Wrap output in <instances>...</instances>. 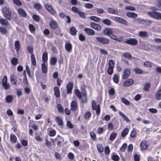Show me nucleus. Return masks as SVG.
I'll return each instance as SVG.
<instances>
[{
	"label": "nucleus",
	"mask_w": 161,
	"mask_h": 161,
	"mask_svg": "<svg viewBox=\"0 0 161 161\" xmlns=\"http://www.w3.org/2000/svg\"><path fill=\"white\" fill-rule=\"evenodd\" d=\"M2 12L4 17L7 20H10L11 19V12L8 7H4L2 8Z\"/></svg>",
	"instance_id": "f257e3e1"
},
{
	"label": "nucleus",
	"mask_w": 161,
	"mask_h": 161,
	"mask_svg": "<svg viewBox=\"0 0 161 161\" xmlns=\"http://www.w3.org/2000/svg\"><path fill=\"white\" fill-rule=\"evenodd\" d=\"M94 38L95 39V40L96 42L103 44H107L109 43L108 40L103 37H95Z\"/></svg>",
	"instance_id": "f03ea898"
},
{
	"label": "nucleus",
	"mask_w": 161,
	"mask_h": 161,
	"mask_svg": "<svg viewBox=\"0 0 161 161\" xmlns=\"http://www.w3.org/2000/svg\"><path fill=\"white\" fill-rule=\"evenodd\" d=\"M92 107L93 110L96 111L97 114L99 115L100 112V105H98L97 106L96 102L94 100H92Z\"/></svg>",
	"instance_id": "7ed1b4c3"
},
{
	"label": "nucleus",
	"mask_w": 161,
	"mask_h": 161,
	"mask_svg": "<svg viewBox=\"0 0 161 161\" xmlns=\"http://www.w3.org/2000/svg\"><path fill=\"white\" fill-rule=\"evenodd\" d=\"M148 14L151 17L157 19H161V13L156 12H148Z\"/></svg>",
	"instance_id": "20e7f679"
},
{
	"label": "nucleus",
	"mask_w": 161,
	"mask_h": 161,
	"mask_svg": "<svg viewBox=\"0 0 161 161\" xmlns=\"http://www.w3.org/2000/svg\"><path fill=\"white\" fill-rule=\"evenodd\" d=\"M124 42L131 45H135L137 44V41L135 38H130Z\"/></svg>",
	"instance_id": "39448f33"
},
{
	"label": "nucleus",
	"mask_w": 161,
	"mask_h": 161,
	"mask_svg": "<svg viewBox=\"0 0 161 161\" xmlns=\"http://www.w3.org/2000/svg\"><path fill=\"white\" fill-rule=\"evenodd\" d=\"M45 7L46 8L51 14H55V11L51 6L49 5L48 4H46L45 5Z\"/></svg>",
	"instance_id": "423d86ee"
},
{
	"label": "nucleus",
	"mask_w": 161,
	"mask_h": 161,
	"mask_svg": "<svg viewBox=\"0 0 161 161\" xmlns=\"http://www.w3.org/2000/svg\"><path fill=\"white\" fill-rule=\"evenodd\" d=\"M134 81L132 79H129L124 82L123 86H129L133 84Z\"/></svg>",
	"instance_id": "0eeeda50"
},
{
	"label": "nucleus",
	"mask_w": 161,
	"mask_h": 161,
	"mask_svg": "<svg viewBox=\"0 0 161 161\" xmlns=\"http://www.w3.org/2000/svg\"><path fill=\"white\" fill-rule=\"evenodd\" d=\"M91 26L92 28L97 31H100L101 29V27L99 25L94 22L91 23Z\"/></svg>",
	"instance_id": "6e6552de"
},
{
	"label": "nucleus",
	"mask_w": 161,
	"mask_h": 161,
	"mask_svg": "<svg viewBox=\"0 0 161 161\" xmlns=\"http://www.w3.org/2000/svg\"><path fill=\"white\" fill-rule=\"evenodd\" d=\"M84 31L88 35H94L95 34V31L90 28H86L84 29Z\"/></svg>",
	"instance_id": "1a4fd4ad"
},
{
	"label": "nucleus",
	"mask_w": 161,
	"mask_h": 161,
	"mask_svg": "<svg viewBox=\"0 0 161 161\" xmlns=\"http://www.w3.org/2000/svg\"><path fill=\"white\" fill-rule=\"evenodd\" d=\"M17 77L14 74L11 75L10 77L11 82L13 84L16 85L17 82Z\"/></svg>",
	"instance_id": "9d476101"
},
{
	"label": "nucleus",
	"mask_w": 161,
	"mask_h": 161,
	"mask_svg": "<svg viewBox=\"0 0 161 161\" xmlns=\"http://www.w3.org/2000/svg\"><path fill=\"white\" fill-rule=\"evenodd\" d=\"M130 74V69H125L124 71L123 78L124 79H126L129 76Z\"/></svg>",
	"instance_id": "9b49d317"
},
{
	"label": "nucleus",
	"mask_w": 161,
	"mask_h": 161,
	"mask_svg": "<svg viewBox=\"0 0 161 161\" xmlns=\"http://www.w3.org/2000/svg\"><path fill=\"white\" fill-rule=\"evenodd\" d=\"M73 84L69 82L66 86L67 92L68 94L71 93L73 89Z\"/></svg>",
	"instance_id": "f8f14e48"
},
{
	"label": "nucleus",
	"mask_w": 161,
	"mask_h": 161,
	"mask_svg": "<svg viewBox=\"0 0 161 161\" xmlns=\"http://www.w3.org/2000/svg\"><path fill=\"white\" fill-rule=\"evenodd\" d=\"M115 20L116 21L118 22L123 24L126 25V24L127 23V22L125 19L120 17H115Z\"/></svg>",
	"instance_id": "ddd939ff"
},
{
	"label": "nucleus",
	"mask_w": 161,
	"mask_h": 161,
	"mask_svg": "<svg viewBox=\"0 0 161 161\" xmlns=\"http://www.w3.org/2000/svg\"><path fill=\"white\" fill-rule=\"evenodd\" d=\"M148 146L146 142L145 141H142L140 144L141 149L142 150H144L147 148Z\"/></svg>",
	"instance_id": "4468645a"
},
{
	"label": "nucleus",
	"mask_w": 161,
	"mask_h": 161,
	"mask_svg": "<svg viewBox=\"0 0 161 161\" xmlns=\"http://www.w3.org/2000/svg\"><path fill=\"white\" fill-rule=\"evenodd\" d=\"M126 15L130 18H136L137 16V14L134 12H128L126 14Z\"/></svg>",
	"instance_id": "2eb2a0df"
},
{
	"label": "nucleus",
	"mask_w": 161,
	"mask_h": 161,
	"mask_svg": "<svg viewBox=\"0 0 161 161\" xmlns=\"http://www.w3.org/2000/svg\"><path fill=\"white\" fill-rule=\"evenodd\" d=\"M49 26L53 29L54 30L57 28V24L55 21L52 20L50 22Z\"/></svg>",
	"instance_id": "dca6fc26"
},
{
	"label": "nucleus",
	"mask_w": 161,
	"mask_h": 161,
	"mask_svg": "<svg viewBox=\"0 0 161 161\" xmlns=\"http://www.w3.org/2000/svg\"><path fill=\"white\" fill-rule=\"evenodd\" d=\"M108 11L109 13L114 14H117L118 13V10L117 9H114L111 8H108Z\"/></svg>",
	"instance_id": "f3484780"
},
{
	"label": "nucleus",
	"mask_w": 161,
	"mask_h": 161,
	"mask_svg": "<svg viewBox=\"0 0 161 161\" xmlns=\"http://www.w3.org/2000/svg\"><path fill=\"white\" fill-rule=\"evenodd\" d=\"M103 33L104 35H109L113 33L112 30L110 28L105 29L103 31Z\"/></svg>",
	"instance_id": "a211bd4d"
},
{
	"label": "nucleus",
	"mask_w": 161,
	"mask_h": 161,
	"mask_svg": "<svg viewBox=\"0 0 161 161\" xmlns=\"http://www.w3.org/2000/svg\"><path fill=\"white\" fill-rule=\"evenodd\" d=\"M139 36L141 37H146L148 36V33L145 31H140L138 33Z\"/></svg>",
	"instance_id": "6ab92c4d"
},
{
	"label": "nucleus",
	"mask_w": 161,
	"mask_h": 161,
	"mask_svg": "<svg viewBox=\"0 0 161 161\" xmlns=\"http://www.w3.org/2000/svg\"><path fill=\"white\" fill-rule=\"evenodd\" d=\"M18 12L19 15L23 17H26L27 14L25 11L22 8H19L18 10Z\"/></svg>",
	"instance_id": "aec40b11"
},
{
	"label": "nucleus",
	"mask_w": 161,
	"mask_h": 161,
	"mask_svg": "<svg viewBox=\"0 0 161 161\" xmlns=\"http://www.w3.org/2000/svg\"><path fill=\"white\" fill-rule=\"evenodd\" d=\"M54 95L56 97H59L60 96V93L59 88L57 87H55L54 89Z\"/></svg>",
	"instance_id": "412c9836"
},
{
	"label": "nucleus",
	"mask_w": 161,
	"mask_h": 161,
	"mask_svg": "<svg viewBox=\"0 0 161 161\" xmlns=\"http://www.w3.org/2000/svg\"><path fill=\"white\" fill-rule=\"evenodd\" d=\"M55 119L59 125L62 126L63 125L62 120L60 117L58 116L56 117L55 118Z\"/></svg>",
	"instance_id": "4be33fe9"
},
{
	"label": "nucleus",
	"mask_w": 161,
	"mask_h": 161,
	"mask_svg": "<svg viewBox=\"0 0 161 161\" xmlns=\"http://www.w3.org/2000/svg\"><path fill=\"white\" fill-rule=\"evenodd\" d=\"M65 49L68 52H70L71 51L72 46L70 43H66L65 45Z\"/></svg>",
	"instance_id": "5701e85b"
},
{
	"label": "nucleus",
	"mask_w": 161,
	"mask_h": 161,
	"mask_svg": "<svg viewBox=\"0 0 161 161\" xmlns=\"http://www.w3.org/2000/svg\"><path fill=\"white\" fill-rule=\"evenodd\" d=\"M13 97L11 95H8L5 98L6 102L8 103H11L13 101Z\"/></svg>",
	"instance_id": "b1692460"
},
{
	"label": "nucleus",
	"mask_w": 161,
	"mask_h": 161,
	"mask_svg": "<svg viewBox=\"0 0 161 161\" xmlns=\"http://www.w3.org/2000/svg\"><path fill=\"white\" fill-rule=\"evenodd\" d=\"M0 23L1 25L5 26H7L9 25V23L7 20L3 18H1L0 19Z\"/></svg>",
	"instance_id": "393cba45"
},
{
	"label": "nucleus",
	"mask_w": 161,
	"mask_h": 161,
	"mask_svg": "<svg viewBox=\"0 0 161 161\" xmlns=\"http://www.w3.org/2000/svg\"><path fill=\"white\" fill-rule=\"evenodd\" d=\"M71 109L73 111H75L77 109L76 103L75 101H73L71 105Z\"/></svg>",
	"instance_id": "a878e982"
},
{
	"label": "nucleus",
	"mask_w": 161,
	"mask_h": 161,
	"mask_svg": "<svg viewBox=\"0 0 161 161\" xmlns=\"http://www.w3.org/2000/svg\"><path fill=\"white\" fill-rule=\"evenodd\" d=\"M119 114L127 122H129L130 121V120L128 119V118L122 112H121L120 111H119Z\"/></svg>",
	"instance_id": "bb28decb"
},
{
	"label": "nucleus",
	"mask_w": 161,
	"mask_h": 161,
	"mask_svg": "<svg viewBox=\"0 0 161 161\" xmlns=\"http://www.w3.org/2000/svg\"><path fill=\"white\" fill-rule=\"evenodd\" d=\"M119 114L127 122H129L130 121V120L128 119V118L122 112H121L120 111H119Z\"/></svg>",
	"instance_id": "cd10ccee"
},
{
	"label": "nucleus",
	"mask_w": 161,
	"mask_h": 161,
	"mask_svg": "<svg viewBox=\"0 0 161 161\" xmlns=\"http://www.w3.org/2000/svg\"><path fill=\"white\" fill-rule=\"evenodd\" d=\"M14 46L16 51L18 52L20 49V44L18 41H16L15 42Z\"/></svg>",
	"instance_id": "c85d7f7f"
},
{
	"label": "nucleus",
	"mask_w": 161,
	"mask_h": 161,
	"mask_svg": "<svg viewBox=\"0 0 161 161\" xmlns=\"http://www.w3.org/2000/svg\"><path fill=\"white\" fill-rule=\"evenodd\" d=\"M70 31L71 34L73 36H75L76 35L77 31L74 27H71L70 29Z\"/></svg>",
	"instance_id": "c756f323"
},
{
	"label": "nucleus",
	"mask_w": 161,
	"mask_h": 161,
	"mask_svg": "<svg viewBox=\"0 0 161 161\" xmlns=\"http://www.w3.org/2000/svg\"><path fill=\"white\" fill-rule=\"evenodd\" d=\"M42 59L43 63L46 62L47 60V52L43 53L42 56Z\"/></svg>",
	"instance_id": "7c9ffc66"
},
{
	"label": "nucleus",
	"mask_w": 161,
	"mask_h": 161,
	"mask_svg": "<svg viewBox=\"0 0 161 161\" xmlns=\"http://www.w3.org/2000/svg\"><path fill=\"white\" fill-rule=\"evenodd\" d=\"M155 97L158 100L161 99V89L159 90L156 94Z\"/></svg>",
	"instance_id": "2f4dec72"
},
{
	"label": "nucleus",
	"mask_w": 161,
	"mask_h": 161,
	"mask_svg": "<svg viewBox=\"0 0 161 161\" xmlns=\"http://www.w3.org/2000/svg\"><path fill=\"white\" fill-rule=\"evenodd\" d=\"M154 9L156 10H161V1H158L156 4V7H155Z\"/></svg>",
	"instance_id": "473e14b6"
},
{
	"label": "nucleus",
	"mask_w": 161,
	"mask_h": 161,
	"mask_svg": "<svg viewBox=\"0 0 161 161\" xmlns=\"http://www.w3.org/2000/svg\"><path fill=\"white\" fill-rule=\"evenodd\" d=\"M31 61L33 65H36V60L35 57V55L33 54H31Z\"/></svg>",
	"instance_id": "72a5a7b5"
},
{
	"label": "nucleus",
	"mask_w": 161,
	"mask_h": 161,
	"mask_svg": "<svg viewBox=\"0 0 161 161\" xmlns=\"http://www.w3.org/2000/svg\"><path fill=\"white\" fill-rule=\"evenodd\" d=\"M103 22L106 25H110L111 23V21L108 19H104L103 20Z\"/></svg>",
	"instance_id": "f704fd0d"
},
{
	"label": "nucleus",
	"mask_w": 161,
	"mask_h": 161,
	"mask_svg": "<svg viewBox=\"0 0 161 161\" xmlns=\"http://www.w3.org/2000/svg\"><path fill=\"white\" fill-rule=\"evenodd\" d=\"M42 70L43 73H46L47 70V68L44 63L42 64Z\"/></svg>",
	"instance_id": "c9c22d12"
},
{
	"label": "nucleus",
	"mask_w": 161,
	"mask_h": 161,
	"mask_svg": "<svg viewBox=\"0 0 161 161\" xmlns=\"http://www.w3.org/2000/svg\"><path fill=\"white\" fill-rule=\"evenodd\" d=\"M129 132V129L128 128H125L124 130L122 131L121 133V136L123 137L125 136Z\"/></svg>",
	"instance_id": "e433bc0d"
},
{
	"label": "nucleus",
	"mask_w": 161,
	"mask_h": 161,
	"mask_svg": "<svg viewBox=\"0 0 161 161\" xmlns=\"http://www.w3.org/2000/svg\"><path fill=\"white\" fill-rule=\"evenodd\" d=\"M90 19L91 20L96 22L100 21L101 20V19L99 18L93 16H91L90 17Z\"/></svg>",
	"instance_id": "4c0bfd02"
},
{
	"label": "nucleus",
	"mask_w": 161,
	"mask_h": 161,
	"mask_svg": "<svg viewBox=\"0 0 161 161\" xmlns=\"http://www.w3.org/2000/svg\"><path fill=\"white\" fill-rule=\"evenodd\" d=\"M97 150L99 153H102L103 151V148L101 144H98L97 145Z\"/></svg>",
	"instance_id": "58836bf2"
},
{
	"label": "nucleus",
	"mask_w": 161,
	"mask_h": 161,
	"mask_svg": "<svg viewBox=\"0 0 161 161\" xmlns=\"http://www.w3.org/2000/svg\"><path fill=\"white\" fill-rule=\"evenodd\" d=\"M10 140L14 143L16 142L17 138L16 136L14 134H12L10 136Z\"/></svg>",
	"instance_id": "ea45409f"
},
{
	"label": "nucleus",
	"mask_w": 161,
	"mask_h": 161,
	"mask_svg": "<svg viewBox=\"0 0 161 161\" xmlns=\"http://www.w3.org/2000/svg\"><path fill=\"white\" fill-rule=\"evenodd\" d=\"M152 22L147 19H142V23H144V25H149L151 24Z\"/></svg>",
	"instance_id": "a19ab883"
},
{
	"label": "nucleus",
	"mask_w": 161,
	"mask_h": 161,
	"mask_svg": "<svg viewBox=\"0 0 161 161\" xmlns=\"http://www.w3.org/2000/svg\"><path fill=\"white\" fill-rule=\"evenodd\" d=\"M114 81L116 83H117L119 81V77L117 74H115L113 77Z\"/></svg>",
	"instance_id": "79ce46f5"
},
{
	"label": "nucleus",
	"mask_w": 161,
	"mask_h": 161,
	"mask_svg": "<svg viewBox=\"0 0 161 161\" xmlns=\"http://www.w3.org/2000/svg\"><path fill=\"white\" fill-rule=\"evenodd\" d=\"M18 59L16 58H13L11 60V63L13 65H16L18 64Z\"/></svg>",
	"instance_id": "37998d69"
},
{
	"label": "nucleus",
	"mask_w": 161,
	"mask_h": 161,
	"mask_svg": "<svg viewBox=\"0 0 161 161\" xmlns=\"http://www.w3.org/2000/svg\"><path fill=\"white\" fill-rule=\"evenodd\" d=\"M134 70L136 74H140L142 73V70L137 67H136L134 68Z\"/></svg>",
	"instance_id": "c03bdc74"
},
{
	"label": "nucleus",
	"mask_w": 161,
	"mask_h": 161,
	"mask_svg": "<svg viewBox=\"0 0 161 161\" xmlns=\"http://www.w3.org/2000/svg\"><path fill=\"white\" fill-rule=\"evenodd\" d=\"M136 131L134 129H133V130H132V131L130 133V136L132 138H134L136 136Z\"/></svg>",
	"instance_id": "a18cd8bd"
},
{
	"label": "nucleus",
	"mask_w": 161,
	"mask_h": 161,
	"mask_svg": "<svg viewBox=\"0 0 161 161\" xmlns=\"http://www.w3.org/2000/svg\"><path fill=\"white\" fill-rule=\"evenodd\" d=\"M117 134L115 132L111 133L110 136V140L112 141L114 140L117 136Z\"/></svg>",
	"instance_id": "49530a36"
},
{
	"label": "nucleus",
	"mask_w": 161,
	"mask_h": 161,
	"mask_svg": "<svg viewBox=\"0 0 161 161\" xmlns=\"http://www.w3.org/2000/svg\"><path fill=\"white\" fill-rule=\"evenodd\" d=\"M57 61V59L55 57H53L51 58L50 60L51 64L53 65L56 64Z\"/></svg>",
	"instance_id": "de8ad7c7"
},
{
	"label": "nucleus",
	"mask_w": 161,
	"mask_h": 161,
	"mask_svg": "<svg viewBox=\"0 0 161 161\" xmlns=\"http://www.w3.org/2000/svg\"><path fill=\"white\" fill-rule=\"evenodd\" d=\"M125 9L126 10H131V11H135V8L131 6H128L125 7Z\"/></svg>",
	"instance_id": "09e8293b"
},
{
	"label": "nucleus",
	"mask_w": 161,
	"mask_h": 161,
	"mask_svg": "<svg viewBox=\"0 0 161 161\" xmlns=\"http://www.w3.org/2000/svg\"><path fill=\"white\" fill-rule=\"evenodd\" d=\"M114 62L113 60H109L108 63L109 67L114 68Z\"/></svg>",
	"instance_id": "8fccbe9b"
},
{
	"label": "nucleus",
	"mask_w": 161,
	"mask_h": 161,
	"mask_svg": "<svg viewBox=\"0 0 161 161\" xmlns=\"http://www.w3.org/2000/svg\"><path fill=\"white\" fill-rule=\"evenodd\" d=\"M34 7L37 10H39L41 9L42 7L41 5L38 3H35L34 5Z\"/></svg>",
	"instance_id": "3c124183"
},
{
	"label": "nucleus",
	"mask_w": 161,
	"mask_h": 161,
	"mask_svg": "<svg viewBox=\"0 0 161 161\" xmlns=\"http://www.w3.org/2000/svg\"><path fill=\"white\" fill-rule=\"evenodd\" d=\"M90 136L92 140H94L96 138V136L95 133L93 131L90 132Z\"/></svg>",
	"instance_id": "603ef678"
},
{
	"label": "nucleus",
	"mask_w": 161,
	"mask_h": 161,
	"mask_svg": "<svg viewBox=\"0 0 161 161\" xmlns=\"http://www.w3.org/2000/svg\"><path fill=\"white\" fill-rule=\"evenodd\" d=\"M57 108L58 111L59 112L62 113L64 112V109L61 104H58L57 105Z\"/></svg>",
	"instance_id": "864d4df0"
},
{
	"label": "nucleus",
	"mask_w": 161,
	"mask_h": 161,
	"mask_svg": "<svg viewBox=\"0 0 161 161\" xmlns=\"http://www.w3.org/2000/svg\"><path fill=\"white\" fill-rule=\"evenodd\" d=\"M133 21L135 22H137L142 24H144V23H142V19H141L139 18L135 19L133 20Z\"/></svg>",
	"instance_id": "5fc2aeb1"
},
{
	"label": "nucleus",
	"mask_w": 161,
	"mask_h": 161,
	"mask_svg": "<svg viewBox=\"0 0 161 161\" xmlns=\"http://www.w3.org/2000/svg\"><path fill=\"white\" fill-rule=\"evenodd\" d=\"M75 93L76 96L79 99H80L81 98V95L80 92L78 90H75Z\"/></svg>",
	"instance_id": "6e6d98bb"
},
{
	"label": "nucleus",
	"mask_w": 161,
	"mask_h": 161,
	"mask_svg": "<svg viewBox=\"0 0 161 161\" xmlns=\"http://www.w3.org/2000/svg\"><path fill=\"white\" fill-rule=\"evenodd\" d=\"M81 101L82 103H85L87 101V95L81 96Z\"/></svg>",
	"instance_id": "4d7b16f0"
},
{
	"label": "nucleus",
	"mask_w": 161,
	"mask_h": 161,
	"mask_svg": "<svg viewBox=\"0 0 161 161\" xmlns=\"http://www.w3.org/2000/svg\"><path fill=\"white\" fill-rule=\"evenodd\" d=\"M13 2L18 6H21L22 4V3L19 0H13Z\"/></svg>",
	"instance_id": "13d9d810"
},
{
	"label": "nucleus",
	"mask_w": 161,
	"mask_h": 161,
	"mask_svg": "<svg viewBox=\"0 0 161 161\" xmlns=\"http://www.w3.org/2000/svg\"><path fill=\"white\" fill-rule=\"evenodd\" d=\"M122 102L126 105H129L130 104L129 102L125 98H122L121 99Z\"/></svg>",
	"instance_id": "bf43d9fd"
},
{
	"label": "nucleus",
	"mask_w": 161,
	"mask_h": 161,
	"mask_svg": "<svg viewBox=\"0 0 161 161\" xmlns=\"http://www.w3.org/2000/svg\"><path fill=\"white\" fill-rule=\"evenodd\" d=\"M85 7L87 8L91 9L93 7V5L92 4L87 3L85 4Z\"/></svg>",
	"instance_id": "052dcab7"
},
{
	"label": "nucleus",
	"mask_w": 161,
	"mask_h": 161,
	"mask_svg": "<svg viewBox=\"0 0 161 161\" xmlns=\"http://www.w3.org/2000/svg\"><path fill=\"white\" fill-rule=\"evenodd\" d=\"M150 84L149 83H147L145 84L144 86V90L145 91H147L150 88Z\"/></svg>",
	"instance_id": "680f3d73"
},
{
	"label": "nucleus",
	"mask_w": 161,
	"mask_h": 161,
	"mask_svg": "<svg viewBox=\"0 0 161 161\" xmlns=\"http://www.w3.org/2000/svg\"><path fill=\"white\" fill-rule=\"evenodd\" d=\"M32 18L35 21L38 22L39 21L40 17H39L36 14H34L32 16Z\"/></svg>",
	"instance_id": "e2e57ef3"
},
{
	"label": "nucleus",
	"mask_w": 161,
	"mask_h": 161,
	"mask_svg": "<svg viewBox=\"0 0 161 161\" xmlns=\"http://www.w3.org/2000/svg\"><path fill=\"white\" fill-rule=\"evenodd\" d=\"M124 56L127 58L128 59L131 58L132 57V56L130 54L128 53H125L123 54Z\"/></svg>",
	"instance_id": "0e129e2a"
},
{
	"label": "nucleus",
	"mask_w": 161,
	"mask_h": 161,
	"mask_svg": "<svg viewBox=\"0 0 161 161\" xmlns=\"http://www.w3.org/2000/svg\"><path fill=\"white\" fill-rule=\"evenodd\" d=\"M127 146V144L124 143L120 148V150L122 152H124Z\"/></svg>",
	"instance_id": "69168bd1"
},
{
	"label": "nucleus",
	"mask_w": 161,
	"mask_h": 161,
	"mask_svg": "<svg viewBox=\"0 0 161 161\" xmlns=\"http://www.w3.org/2000/svg\"><path fill=\"white\" fill-rule=\"evenodd\" d=\"M113 68L108 67V69L107 72L109 75H111L113 73Z\"/></svg>",
	"instance_id": "338daca9"
},
{
	"label": "nucleus",
	"mask_w": 161,
	"mask_h": 161,
	"mask_svg": "<svg viewBox=\"0 0 161 161\" xmlns=\"http://www.w3.org/2000/svg\"><path fill=\"white\" fill-rule=\"evenodd\" d=\"M91 116V113L90 112H86L85 116V118L87 119H89Z\"/></svg>",
	"instance_id": "774afa93"
}]
</instances>
